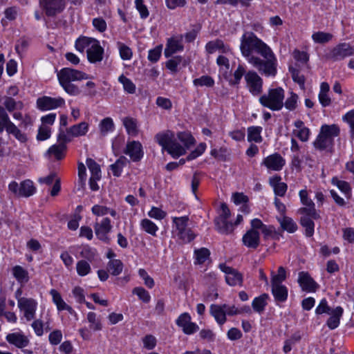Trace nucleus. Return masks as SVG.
<instances>
[{
  "label": "nucleus",
  "instance_id": "nucleus-54",
  "mask_svg": "<svg viewBox=\"0 0 354 354\" xmlns=\"http://www.w3.org/2000/svg\"><path fill=\"white\" fill-rule=\"evenodd\" d=\"M87 320L90 323V328L93 330H102V324L100 321L97 318L96 313L93 312H89L87 314Z\"/></svg>",
  "mask_w": 354,
  "mask_h": 354
},
{
  "label": "nucleus",
  "instance_id": "nucleus-23",
  "mask_svg": "<svg viewBox=\"0 0 354 354\" xmlns=\"http://www.w3.org/2000/svg\"><path fill=\"white\" fill-rule=\"evenodd\" d=\"M343 314V308L340 306L333 309L330 314V317L326 321V326L331 330L337 328L340 323V318Z\"/></svg>",
  "mask_w": 354,
  "mask_h": 354
},
{
  "label": "nucleus",
  "instance_id": "nucleus-35",
  "mask_svg": "<svg viewBox=\"0 0 354 354\" xmlns=\"http://www.w3.org/2000/svg\"><path fill=\"white\" fill-rule=\"evenodd\" d=\"M183 49L180 42L175 39H169L165 49L164 54L166 57H171L173 54Z\"/></svg>",
  "mask_w": 354,
  "mask_h": 354
},
{
  "label": "nucleus",
  "instance_id": "nucleus-16",
  "mask_svg": "<svg viewBox=\"0 0 354 354\" xmlns=\"http://www.w3.org/2000/svg\"><path fill=\"white\" fill-rule=\"evenodd\" d=\"M6 339L10 344L18 348H24L30 343L28 337L21 332L9 333L6 335Z\"/></svg>",
  "mask_w": 354,
  "mask_h": 354
},
{
  "label": "nucleus",
  "instance_id": "nucleus-11",
  "mask_svg": "<svg viewBox=\"0 0 354 354\" xmlns=\"http://www.w3.org/2000/svg\"><path fill=\"white\" fill-rule=\"evenodd\" d=\"M18 306L24 311V317L27 321L35 318L37 303L33 299L21 297L18 299Z\"/></svg>",
  "mask_w": 354,
  "mask_h": 354
},
{
  "label": "nucleus",
  "instance_id": "nucleus-10",
  "mask_svg": "<svg viewBox=\"0 0 354 354\" xmlns=\"http://www.w3.org/2000/svg\"><path fill=\"white\" fill-rule=\"evenodd\" d=\"M191 316L187 313L181 314L176 321L178 326L182 328L186 335H192L198 330V326L191 322Z\"/></svg>",
  "mask_w": 354,
  "mask_h": 354
},
{
  "label": "nucleus",
  "instance_id": "nucleus-3",
  "mask_svg": "<svg viewBox=\"0 0 354 354\" xmlns=\"http://www.w3.org/2000/svg\"><path fill=\"white\" fill-rule=\"evenodd\" d=\"M57 78L60 85L68 94L77 95L81 91L72 82L87 80L89 77L82 71L71 68H64L58 72Z\"/></svg>",
  "mask_w": 354,
  "mask_h": 354
},
{
  "label": "nucleus",
  "instance_id": "nucleus-39",
  "mask_svg": "<svg viewBox=\"0 0 354 354\" xmlns=\"http://www.w3.org/2000/svg\"><path fill=\"white\" fill-rule=\"evenodd\" d=\"M262 131L261 127H250L248 128V140L249 142H255L260 143L263 138L261 136Z\"/></svg>",
  "mask_w": 354,
  "mask_h": 354
},
{
  "label": "nucleus",
  "instance_id": "nucleus-2",
  "mask_svg": "<svg viewBox=\"0 0 354 354\" xmlns=\"http://www.w3.org/2000/svg\"><path fill=\"white\" fill-rule=\"evenodd\" d=\"M177 138L184 147L176 141L174 133L171 131L159 133L155 136L156 140L162 149L167 151L174 158L185 154L186 149H189L195 142L194 137L185 131L179 132Z\"/></svg>",
  "mask_w": 354,
  "mask_h": 354
},
{
  "label": "nucleus",
  "instance_id": "nucleus-63",
  "mask_svg": "<svg viewBox=\"0 0 354 354\" xmlns=\"http://www.w3.org/2000/svg\"><path fill=\"white\" fill-rule=\"evenodd\" d=\"M133 293L137 295L139 299L145 303H148L150 301L151 297L149 292L142 287L135 288Z\"/></svg>",
  "mask_w": 354,
  "mask_h": 354
},
{
  "label": "nucleus",
  "instance_id": "nucleus-4",
  "mask_svg": "<svg viewBox=\"0 0 354 354\" xmlns=\"http://www.w3.org/2000/svg\"><path fill=\"white\" fill-rule=\"evenodd\" d=\"M284 90L278 87L269 89L267 94L259 97L260 104L272 111H279L283 106Z\"/></svg>",
  "mask_w": 354,
  "mask_h": 354
},
{
  "label": "nucleus",
  "instance_id": "nucleus-30",
  "mask_svg": "<svg viewBox=\"0 0 354 354\" xmlns=\"http://www.w3.org/2000/svg\"><path fill=\"white\" fill-rule=\"evenodd\" d=\"M88 129V124L86 122H80L71 127L68 130V134L72 137H78L86 135Z\"/></svg>",
  "mask_w": 354,
  "mask_h": 354
},
{
  "label": "nucleus",
  "instance_id": "nucleus-26",
  "mask_svg": "<svg viewBox=\"0 0 354 354\" xmlns=\"http://www.w3.org/2000/svg\"><path fill=\"white\" fill-rule=\"evenodd\" d=\"M300 224L305 230V234L308 237H311L314 234L315 223L310 215L300 214Z\"/></svg>",
  "mask_w": 354,
  "mask_h": 354
},
{
  "label": "nucleus",
  "instance_id": "nucleus-50",
  "mask_svg": "<svg viewBox=\"0 0 354 354\" xmlns=\"http://www.w3.org/2000/svg\"><path fill=\"white\" fill-rule=\"evenodd\" d=\"M193 84L196 86L212 87L214 85V79L209 75H203L193 80Z\"/></svg>",
  "mask_w": 354,
  "mask_h": 354
},
{
  "label": "nucleus",
  "instance_id": "nucleus-60",
  "mask_svg": "<svg viewBox=\"0 0 354 354\" xmlns=\"http://www.w3.org/2000/svg\"><path fill=\"white\" fill-rule=\"evenodd\" d=\"M182 57L180 56H176L169 59L166 63V67L173 73L178 71V66L181 63Z\"/></svg>",
  "mask_w": 354,
  "mask_h": 354
},
{
  "label": "nucleus",
  "instance_id": "nucleus-51",
  "mask_svg": "<svg viewBox=\"0 0 354 354\" xmlns=\"http://www.w3.org/2000/svg\"><path fill=\"white\" fill-rule=\"evenodd\" d=\"M301 337L299 333H294L289 339L284 342L283 351L287 353L292 350V346L299 342Z\"/></svg>",
  "mask_w": 354,
  "mask_h": 354
},
{
  "label": "nucleus",
  "instance_id": "nucleus-32",
  "mask_svg": "<svg viewBox=\"0 0 354 354\" xmlns=\"http://www.w3.org/2000/svg\"><path fill=\"white\" fill-rule=\"evenodd\" d=\"M277 221L283 230L293 233L297 230V225L290 217L286 216L277 217Z\"/></svg>",
  "mask_w": 354,
  "mask_h": 354
},
{
  "label": "nucleus",
  "instance_id": "nucleus-55",
  "mask_svg": "<svg viewBox=\"0 0 354 354\" xmlns=\"http://www.w3.org/2000/svg\"><path fill=\"white\" fill-rule=\"evenodd\" d=\"M286 278V270L283 267L281 266L278 269V273L272 276L271 285H281Z\"/></svg>",
  "mask_w": 354,
  "mask_h": 354
},
{
  "label": "nucleus",
  "instance_id": "nucleus-5",
  "mask_svg": "<svg viewBox=\"0 0 354 354\" xmlns=\"http://www.w3.org/2000/svg\"><path fill=\"white\" fill-rule=\"evenodd\" d=\"M299 196L304 207H300L297 210V213L299 214L310 215L311 218H313L315 220L319 219L320 215L315 209L314 202L308 197V191L306 189L300 190Z\"/></svg>",
  "mask_w": 354,
  "mask_h": 354
},
{
  "label": "nucleus",
  "instance_id": "nucleus-1",
  "mask_svg": "<svg viewBox=\"0 0 354 354\" xmlns=\"http://www.w3.org/2000/svg\"><path fill=\"white\" fill-rule=\"evenodd\" d=\"M240 50L248 62L266 77L277 73V59L271 48L253 32L245 31L241 38Z\"/></svg>",
  "mask_w": 354,
  "mask_h": 354
},
{
  "label": "nucleus",
  "instance_id": "nucleus-24",
  "mask_svg": "<svg viewBox=\"0 0 354 354\" xmlns=\"http://www.w3.org/2000/svg\"><path fill=\"white\" fill-rule=\"evenodd\" d=\"M50 294L52 296L53 301L56 305L58 310H67L71 314L73 313V308L66 304V302L63 300L61 295L57 290L52 289L50 291Z\"/></svg>",
  "mask_w": 354,
  "mask_h": 354
},
{
  "label": "nucleus",
  "instance_id": "nucleus-52",
  "mask_svg": "<svg viewBox=\"0 0 354 354\" xmlns=\"http://www.w3.org/2000/svg\"><path fill=\"white\" fill-rule=\"evenodd\" d=\"M194 254L196 263L202 264L209 258L210 252L207 248H201L200 249L195 250Z\"/></svg>",
  "mask_w": 354,
  "mask_h": 354
},
{
  "label": "nucleus",
  "instance_id": "nucleus-47",
  "mask_svg": "<svg viewBox=\"0 0 354 354\" xmlns=\"http://www.w3.org/2000/svg\"><path fill=\"white\" fill-rule=\"evenodd\" d=\"M289 71L291 74L293 81L297 83L301 89H304L306 81L304 75L300 74L299 71L292 66L289 67Z\"/></svg>",
  "mask_w": 354,
  "mask_h": 354
},
{
  "label": "nucleus",
  "instance_id": "nucleus-53",
  "mask_svg": "<svg viewBox=\"0 0 354 354\" xmlns=\"http://www.w3.org/2000/svg\"><path fill=\"white\" fill-rule=\"evenodd\" d=\"M118 80L123 85V88L126 92L131 94L136 92V85L130 79L122 75L119 77Z\"/></svg>",
  "mask_w": 354,
  "mask_h": 354
},
{
  "label": "nucleus",
  "instance_id": "nucleus-34",
  "mask_svg": "<svg viewBox=\"0 0 354 354\" xmlns=\"http://www.w3.org/2000/svg\"><path fill=\"white\" fill-rule=\"evenodd\" d=\"M115 125L111 118L107 117L101 120L99 124V129L101 136H106L108 133L114 130Z\"/></svg>",
  "mask_w": 354,
  "mask_h": 354
},
{
  "label": "nucleus",
  "instance_id": "nucleus-36",
  "mask_svg": "<svg viewBox=\"0 0 354 354\" xmlns=\"http://www.w3.org/2000/svg\"><path fill=\"white\" fill-rule=\"evenodd\" d=\"M3 104L6 109L9 112H12L15 109H22L24 107V104L21 101H15V99L10 96H5L3 98Z\"/></svg>",
  "mask_w": 354,
  "mask_h": 354
},
{
  "label": "nucleus",
  "instance_id": "nucleus-49",
  "mask_svg": "<svg viewBox=\"0 0 354 354\" xmlns=\"http://www.w3.org/2000/svg\"><path fill=\"white\" fill-rule=\"evenodd\" d=\"M117 46L119 50L120 56L123 60H129L133 56V52L131 49L126 44L118 41Z\"/></svg>",
  "mask_w": 354,
  "mask_h": 354
},
{
  "label": "nucleus",
  "instance_id": "nucleus-58",
  "mask_svg": "<svg viewBox=\"0 0 354 354\" xmlns=\"http://www.w3.org/2000/svg\"><path fill=\"white\" fill-rule=\"evenodd\" d=\"M343 120L347 122L350 127L351 139H354V110L347 112L342 118Z\"/></svg>",
  "mask_w": 354,
  "mask_h": 354
},
{
  "label": "nucleus",
  "instance_id": "nucleus-20",
  "mask_svg": "<svg viewBox=\"0 0 354 354\" xmlns=\"http://www.w3.org/2000/svg\"><path fill=\"white\" fill-rule=\"evenodd\" d=\"M270 185L273 187L275 195L283 196L287 191L288 185L286 183L281 182V177L275 175L269 179Z\"/></svg>",
  "mask_w": 354,
  "mask_h": 354
},
{
  "label": "nucleus",
  "instance_id": "nucleus-15",
  "mask_svg": "<svg viewBox=\"0 0 354 354\" xmlns=\"http://www.w3.org/2000/svg\"><path fill=\"white\" fill-rule=\"evenodd\" d=\"M112 225L109 218H104L100 223L96 222L94 230L97 237L104 242H108L109 239L107 234L111 232Z\"/></svg>",
  "mask_w": 354,
  "mask_h": 354
},
{
  "label": "nucleus",
  "instance_id": "nucleus-38",
  "mask_svg": "<svg viewBox=\"0 0 354 354\" xmlns=\"http://www.w3.org/2000/svg\"><path fill=\"white\" fill-rule=\"evenodd\" d=\"M7 133L13 136L21 142H26L28 140L26 135L12 122L9 124L8 128H7Z\"/></svg>",
  "mask_w": 354,
  "mask_h": 354
},
{
  "label": "nucleus",
  "instance_id": "nucleus-46",
  "mask_svg": "<svg viewBox=\"0 0 354 354\" xmlns=\"http://www.w3.org/2000/svg\"><path fill=\"white\" fill-rule=\"evenodd\" d=\"M142 229L147 233L155 236L158 230V226L148 218H144L140 222Z\"/></svg>",
  "mask_w": 354,
  "mask_h": 354
},
{
  "label": "nucleus",
  "instance_id": "nucleus-21",
  "mask_svg": "<svg viewBox=\"0 0 354 354\" xmlns=\"http://www.w3.org/2000/svg\"><path fill=\"white\" fill-rule=\"evenodd\" d=\"M227 305L212 304L210 306V313L214 317L217 323L223 325L226 322V311Z\"/></svg>",
  "mask_w": 354,
  "mask_h": 354
},
{
  "label": "nucleus",
  "instance_id": "nucleus-9",
  "mask_svg": "<svg viewBox=\"0 0 354 354\" xmlns=\"http://www.w3.org/2000/svg\"><path fill=\"white\" fill-rule=\"evenodd\" d=\"M65 104V100L61 97H51L43 96L37 100V108L41 111H48L61 107Z\"/></svg>",
  "mask_w": 354,
  "mask_h": 354
},
{
  "label": "nucleus",
  "instance_id": "nucleus-6",
  "mask_svg": "<svg viewBox=\"0 0 354 354\" xmlns=\"http://www.w3.org/2000/svg\"><path fill=\"white\" fill-rule=\"evenodd\" d=\"M39 5L48 17H55L66 8V0H39Z\"/></svg>",
  "mask_w": 354,
  "mask_h": 354
},
{
  "label": "nucleus",
  "instance_id": "nucleus-64",
  "mask_svg": "<svg viewBox=\"0 0 354 354\" xmlns=\"http://www.w3.org/2000/svg\"><path fill=\"white\" fill-rule=\"evenodd\" d=\"M206 144L205 143H200L197 147L192 151L187 157V160H192L197 157L200 156L205 150Z\"/></svg>",
  "mask_w": 354,
  "mask_h": 354
},
{
  "label": "nucleus",
  "instance_id": "nucleus-8",
  "mask_svg": "<svg viewBox=\"0 0 354 354\" xmlns=\"http://www.w3.org/2000/svg\"><path fill=\"white\" fill-rule=\"evenodd\" d=\"M351 55H354V47L347 43H341L330 50L328 57L337 61Z\"/></svg>",
  "mask_w": 354,
  "mask_h": 354
},
{
  "label": "nucleus",
  "instance_id": "nucleus-59",
  "mask_svg": "<svg viewBox=\"0 0 354 354\" xmlns=\"http://www.w3.org/2000/svg\"><path fill=\"white\" fill-rule=\"evenodd\" d=\"M297 100H298V95L292 92L290 93V96L288 97L285 102L283 103V105L285 107L290 110L293 111L297 108Z\"/></svg>",
  "mask_w": 354,
  "mask_h": 354
},
{
  "label": "nucleus",
  "instance_id": "nucleus-40",
  "mask_svg": "<svg viewBox=\"0 0 354 354\" xmlns=\"http://www.w3.org/2000/svg\"><path fill=\"white\" fill-rule=\"evenodd\" d=\"M12 274L19 283H27L29 280L28 271L20 266L13 267Z\"/></svg>",
  "mask_w": 354,
  "mask_h": 354
},
{
  "label": "nucleus",
  "instance_id": "nucleus-17",
  "mask_svg": "<svg viewBox=\"0 0 354 354\" xmlns=\"http://www.w3.org/2000/svg\"><path fill=\"white\" fill-rule=\"evenodd\" d=\"M298 283L302 290L306 292H315L319 285L313 280L308 272H301L299 273Z\"/></svg>",
  "mask_w": 354,
  "mask_h": 354
},
{
  "label": "nucleus",
  "instance_id": "nucleus-18",
  "mask_svg": "<svg viewBox=\"0 0 354 354\" xmlns=\"http://www.w3.org/2000/svg\"><path fill=\"white\" fill-rule=\"evenodd\" d=\"M244 245L249 248L257 249L260 245L259 232L254 229H250L246 232L242 238Z\"/></svg>",
  "mask_w": 354,
  "mask_h": 354
},
{
  "label": "nucleus",
  "instance_id": "nucleus-48",
  "mask_svg": "<svg viewBox=\"0 0 354 354\" xmlns=\"http://www.w3.org/2000/svg\"><path fill=\"white\" fill-rule=\"evenodd\" d=\"M331 33L318 31L313 34L312 39L315 43L326 44L333 39Z\"/></svg>",
  "mask_w": 354,
  "mask_h": 354
},
{
  "label": "nucleus",
  "instance_id": "nucleus-12",
  "mask_svg": "<svg viewBox=\"0 0 354 354\" xmlns=\"http://www.w3.org/2000/svg\"><path fill=\"white\" fill-rule=\"evenodd\" d=\"M219 268L225 273V280L230 286H234L242 284L243 276L241 273L231 267L227 266L224 263L220 264Z\"/></svg>",
  "mask_w": 354,
  "mask_h": 354
},
{
  "label": "nucleus",
  "instance_id": "nucleus-25",
  "mask_svg": "<svg viewBox=\"0 0 354 354\" xmlns=\"http://www.w3.org/2000/svg\"><path fill=\"white\" fill-rule=\"evenodd\" d=\"M334 141L330 138L324 137L321 133H319L316 140L313 142L314 147L319 151L329 150L333 148Z\"/></svg>",
  "mask_w": 354,
  "mask_h": 354
},
{
  "label": "nucleus",
  "instance_id": "nucleus-14",
  "mask_svg": "<svg viewBox=\"0 0 354 354\" xmlns=\"http://www.w3.org/2000/svg\"><path fill=\"white\" fill-rule=\"evenodd\" d=\"M124 153L129 156L133 162H138L143 156L142 146L139 141L128 142Z\"/></svg>",
  "mask_w": 354,
  "mask_h": 354
},
{
  "label": "nucleus",
  "instance_id": "nucleus-31",
  "mask_svg": "<svg viewBox=\"0 0 354 354\" xmlns=\"http://www.w3.org/2000/svg\"><path fill=\"white\" fill-rule=\"evenodd\" d=\"M35 192V187L32 181L26 180L19 185V196L29 197Z\"/></svg>",
  "mask_w": 354,
  "mask_h": 354
},
{
  "label": "nucleus",
  "instance_id": "nucleus-44",
  "mask_svg": "<svg viewBox=\"0 0 354 354\" xmlns=\"http://www.w3.org/2000/svg\"><path fill=\"white\" fill-rule=\"evenodd\" d=\"M107 270L112 275L118 276L123 270V263L120 259H111L108 263Z\"/></svg>",
  "mask_w": 354,
  "mask_h": 354
},
{
  "label": "nucleus",
  "instance_id": "nucleus-57",
  "mask_svg": "<svg viewBox=\"0 0 354 354\" xmlns=\"http://www.w3.org/2000/svg\"><path fill=\"white\" fill-rule=\"evenodd\" d=\"M178 236L181 240H183V241L186 243L192 241L196 237V234L192 232V230L187 227L178 232Z\"/></svg>",
  "mask_w": 354,
  "mask_h": 354
},
{
  "label": "nucleus",
  "instance_id": "nucleus-43",
  "mask_svg": "<svg viewBox=\"0 0 354 354\" xmlns=\"http://www.w3.org/2000/svg\"><path fill=\"white\" fill-rule=\"evenodd\" d=\"M86 165L91 174V178H95V179L101 178V169L100 166L93 159L87 158L86 160Z\"/></svg>",
  "mask_w": 354,
  "mask_h": 354
},
{
  "label": "nucleus",
  "instance_id": "nucleus-19",
  "mask_svg": "<svg viewBox=\"0 0 354 354\" xmlns=\"http://www.w3.org/2000/svg\"><path fill=\"white\" fill-rule=\"evenodd\" d=\"M89 49L86 50L87 58L91 63L101 62L103 59L104 49L100 46L99 41H93Z\"/></svg>",
  "mask_w": 354,
  "mask_h": 354
},
{
  "label": "nucleus",
  "instance_id": "nucleus-29",
  "mask_svg": "<svg viewBox=\"0 0 354 354\" xmlns=\"http://www.w3.org/2000/svg\"><path fill=\"white\" fill-rule=\"evenodd\" d=\"M66 145L64 143H59L51 146L47 151L46 153L53 155L56 160H59L65 157L66 151Z\"/></svg>",
  "mask_w": 354,
  "mask_h": 354
},
{
  "label": "nucleus",
  "instance_id": "nucleus-62",
  "mask_svg": "<svg viewBox=\"0 0 354 354\" xmlns=\"http://www.w3.org/2000/svg\"><path fill=\"white\" fill-rule=\"evenodd\" d=\"M223 47H224V43L220 39L209 41L206 44V50L208 53H213L216 50H220V48Z\"/></svg>",
  "mask_w": 354,
  "mask_h": 354
},
{
  "label": "nucleus",
  "instance_id": "nucleus-42",
  "mask_svg": "<svg viewBox=\"0 0 354 354\" xmlns=\"http://www.w3.org/2000/svg\"><path fill=\"white\" fill-rule=\"evenodd\" d=\"M247 73L245 67L239 64L237 68L234 71L232 74V77L229 80V83L232 86H237L240 84L243 76L245 77Z\"/></svg>",
  "mask_w": 354,
  "mask_h": 354
},
{
  "label": "nucleus",
  "instance_id": "nucleus-37",
  "mask_svg": "<svg viewBox=\"0 0 354 354\" xmlns=\"http://www.w3.org/2000/svg\"><path fill=\"white\" fill-rule=\"evenodd\" d=\"M97 39L87 37H80L75 41V48L80 53H83L86 48L89 49L93 41H95Z\"/></svg>",
  "mask_w": 354,
  "mask_h": 354
},
{
  "label": "nucleus",
  "instance_id": "nucleus-27",
  "mask_svg": "<svg viewBox=\"0 0 354 354\" xmlns=\"http://www.w3.org/2000/svg\"><path fill=\"white\" fill-rule=\"evenodd\" d=\"M319 133L334 141V138L339 135L340 129L335 124H324L321 127Z\"/></svg>",
  "mask_w": 354,
  "mask_h": 354
},
{
  "label": "nucleus",
  "instance_id": "nucleus-13",
  "mask_svg": "<svg viewBox=\"0 0 354 354\" xmlns=\"http://www.w3.org/2000/svg\"><path fill=\"white\" fill-rule=\"evenodd\" d=\"M285 164V159L278 153L267 156L262 162V165H265L268 169L276 171H281Z\"/></svg>",
  "mask_w": 354,
  "mask_h": 354
},
{
  "label": "nucleus",
  "instance_id": "nucleus-56",
  "mask_svg": "<svg viewBox=\"0 0 354 354\" xmlns=\"http://www.w3.org/2000/svg\"><path fill=\"white\" fill-rule=\"evenodd\" d=\"M77 272L80 276H85L91 272V266L89 263L84 261L80 260L77 263Z\"/></svg>",
  "mask_w": 354,
  "mask_h": 354
},
{
  "label": "nucleus",
  "instance_id": "nucleus-61",
  "mask_svg": "<svg viewBox=\"0 0 354 354\" xmlns=\"http://www.w3.org/2000/svg\"><path fill=\"white\" fill-rule=\"evenodd\" d=\"M332 183L336 185L345 194H349L351 192L350 185L344 180H340L337 178H333Z\"/></svg>",
  "mask_w": 354,
  "mask_h": 354
},
{
  "label": "nucleus",
  "instance_id": "nucleus-22",
  "mask_svg": "<svg viewBox=\"0 0 354 354\" xmlns=\"http://www.w3.org/2000/svg\"><path fill=\"white\" fill-rule=\"evenodd\" d=\"M228 218L217 217L214 220L216 229L221 234H228L233 232L234 225L232 223L227 221Z\"/></svg>",
  "mask_w": 354,
  "mask_h": 354
},
{
  "label": "nucleus",
  "instance_id": "nucleus-28",
  "mask_svg": "<svg viewBox=\"0 0 354 354\" xmlns=\"http://www.w3.org/2000/svg\"><path fill=\"white\" fill-rule=\"evenodd\" d=\"M272 293L277 302H284L288 298V289L283 285H271Z\"/></svg>",
  "mask_w": 354,
  "mask_h": 354
},
{
  "label": "nucleus",
  "instance_id": "nucleus-45",
  "mask_svg": "<svg viewBox=\"0 0 354 354\" xmlns=\"http://www.w3.org/2000/svg\"><path fill=\"white\" fill-rule=\"evenodd\" d=\"M122 122L128 134L131 136H136L138 134L137 122L135 119L126 117L123 119Z\"/></svg>",
  "mask_w": 354,
  "mask_h": 354
},
{
  "label": "nucleus",
  "instance_id": "nucleus-41",
  "mask_svg": "<svg viewBox=\"0 0 354 354\" xmlns=\"http://www.w3.org/2000/svg\"><path fill=\"white\" fill-rule=\"evenodd\" d=\"M129 162L127 158L124 156L120 157L115 163L110 165V169L113 172L114 176L119 177L121 174L122 169L126 166Z\"/></svg>",
  "mask_w": 354,
  "mask_h": 354
},
{
  "label": "nucleus",
  "instance_id": "nucleus-7",
  "mask_svg": "<svg viewBox=\"0 0 354 354\" xmlns=\"http://www.w3.org/2000/svg\"><path fill=\"white\" fill-rule=\"evenodd\" d=\"M246 86L253 95H259L263 91V79L254 71L250 70L245 75Z\"/></svg>",
  "mask_w": 354,
  "mask_h": 354
},
{
  "label": "nucleus",
  "instance_id": "nucleus-33",
  "mask_svg": "<svg viewBox=\"0 0 354 354\" xmlns=\"http://www.w3.org/2000/svg\"><path fill=\"white\" fill-rule=\"evenodd\" d=\"M269 298L268 294L264 293L255 297L252 303V306L255 312L261 313L264 311L267 305V299Z\"/></svg>",
  "mask_w": 354,
  "mask_h": 354
}]
</instances>
